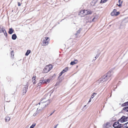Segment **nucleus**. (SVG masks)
Returning a JSON list of instances; mask_svg holds the SVG:
<instances>
[{
    "mask_svg": "<svg viewBox=\"0 0 128 128\" xmlns=\"http://www.w3.org/2000/svg\"><path fill=\"white\" fill-rule=\"evenodd\" d=\"M111 76V72H108L106 74L104 75L102 78H100L97 81V83H100L101 82H104L107 80Z\"/></svg>",
    "mask_w": 128,
    "mask_h": 128,
    "instance_id": "f257e3e1",
    "label": "nucleus"
},
{
    "mask_svg": "<svg viewBox=\"0 0 128 128\" xmlns=\"http://www.w3.org/2000/svg\"><path fill=\"white\" fill-rule=\"evenodd\" d=\"M49 39L48 37H44L43 38V40L42 41L41 44L42 46H46L49 43Z\"/></svg>",
    "mask_w": 128,
    "mask_h": 128,
    "instance_id": "f03ea898",
    "label": "nucleus"
},
{
    "mask_svg": "<svg viewBox=\"0 0 128 128\" xmlns=\"http://www.w3.org/2000/svg\"><path fill=\"white\" fill-rule=\"evenodd\" d=\"M52 68V66L51 65L46 66L44 70V73H47L50 71Z\"/></svg>",
    "mask_w": 128,
    "mask_h": 128,
    "instance_id": "7ed1b4c3",
    "label": "nucleus"
},
{
    "mask_svg": "<svg viewBox=\"0 0 128 128\" xmlns=\"http://www.w3.org/2000/svg\"><path fill=\"white\" fill-rule=\"evenodd\" d=\"M36 105L38 106H39L38 108L39 110L38 111L42 110L46 107L45 104L40 102L37 104Z\"/></svg>",
    "mask_w": 128,
    "mask_h": 128,
    "instance_id": "20e7f679",
    "label": "nucleus"
},
{
    "mask_svg": "<svg viewBox=\"0 0 128 128\" xmlns=\"http://www.w3.org/2000/svg\"><path fill=\"white\" fill-rule=\"evenodd\" d=\"M38 108L37 110L34 109L32 110L31 112L33 116H35L38 114L39 113L38 112L39 111H38Z\"/></svg>",
    "mask_w": 128,
    "mask_h": 128,
    "instance_id": "39448f33",
    "label": "nucleus"
},
{
    "mask_svg": "<svg viewBox=\"0 0 128 128\" xmlns=\"http://www.w3.org/2000/svg\"><path fill=\"white\" fill-rule=\"evenodd\" d=\"M113 127L115 128H120L122 126L121 124H120L118 122H115L113 125Z\"/></svg>",
    "mask_w": 128,
    "mask_h": 128,
    "instance_id": "423d86ee",
    "label": "nucleus"
},
{
    "mask_svg": "<svg viewBox=\"0 0 128 128\" xmlns=\"http://www.w3.org/2000/svg\"><path fill=\"white\" fill-rule=\"evenodd\" d=\"M103 128H112L110 123L107 122L103 125Z\"/></svg>",
    "mask_w": 128,
    "mask_h": 128,
    "instance_id": "0eeeda50",
    "label": "nucleus"
},
{
    "mask_svg": "<svg viewBox=\"0 0 128 128\" xmlns=\"http://www.w3.org/2000/svg\"><path fill=\"white\" fill-rule=\"evenodd\" d=\"M44 80H40L39 81V82L37 84V86H40L41 85L44 84L45 83Z\"/></svg>",
    "mask_w": 128,
    "mask_h": 128,
    "instance_id": "6e6552de",
    "label": "nucleus"
},
{
    "mask_svg": "<svg viewBox=\"0 0 128 128\" xmlns=\"http://www.w3.org/2000/svg\"><path fill=\"white\" fill-rule=\"evenodd\" d=\"M85 15H86L88 14H91L92 13V12L89 10H85Z\"/></svg>",
    "mask_w": 128,
    "mask_h": 128,
    "instance_id": "1a4fd4ad",
    "label": "nucleus"
},
{
    "mask_svg": "<svg viewBox=\"0 0 128 128\" xmlns=\"http://www.w3.org/2000/svg\"><path fill=\"white\" fill-rule=\"evenodd\" d=\"M126 121V119L125 118V116H123L122 117L120 120V121L121 122H123Z\"/></svg>",
    "mask_w": 128,
    "mask_h": 128,
    "instance_id": "9d476101",
    "label": "nucleus"
},
{
    "mask_svg": "<svg viewBox=\"0 0 128 128\" xmlns=\"http://www.w3.org/2000/svg\"><path fill=\"white\" fill-rule=\"evenodd\" d=\"M116 9H114L112 12L111 13V15L112 16H114L116 15Z\"/></svg>",
    "mask_w": 128,
    "mask_h": 128,
    "instance_id": "9b49d317",
    "label": "nucleus"
},
{
    "mask_svg": "<svg viewBox=\"0 0 128 128\" xmlns=\"http://www.w3.org/2000/svg\"><path fill=\"white\" fill-rule=\"evenodd\" d=\"M78 62V60H75L74 61L70 63V64L71 65H73L77 64Z\"/></svg>",
    "mask_w": 128,
    "mask_h": 128,
    "instance_id": "f8f14e48",
    "label": "nucleus"
},
{
    "mask_svg": "<svg viewBox=\"0 0 128 128\" xmlns=\"http://www.w3.org/2000/svg\"><path fill=\"white\" fill-rule=\"evenodd\" d=\"M28 89L27 87H24L23 89V94H24L26 93Z\"/></svg>",
    "mask_w": 128,
    "mask_h": 128,
    "instance_id": "ddd939ff",
    "label": "nucleus"
},
{
    "mask_svg": "<svg viewBox=\"0 0 128 128\" xmlns=\"http://www.w3.org/2000/svg\"><path fill=\"white\" fill-rule=\"evenodd\" d=\"M85 10H82L80 12L79 14L81 15H82L83 16H84L85 15Z\"/></svg>",
    "mask_w": 128,
    "mask_h": 128,
    "instance_id": "4468645a",
    "label": "nucleus"
},
{
    "mask_svg": "<svg viewBox=\"0 0 128 128\" xmlns=\"http://www.w3.org/2000/svg\"><path fill=\"white\" fill-rule=\"evenodd\" d=\"M5 30L4 29L3 27L2 26H0V33H2L5 31Z\"/></svg>",
    "mask_w": 128,
    "mask_h": 128,
    "instance_id": "2eb2a0df",
    "label": "nucleus"
},
{
    "mask_svg": "<svg viewBox=\"0 0 128 128\" xmlns=\"http://www.w3.org/2000/svg\"><path fill=\"white\" fill-rule=\"evenodd\" d=\"M14 30L12 28H10L9 29L8 33L10 34H12L14 32Z\"/></svg>",
    "mask_w": 128,
    "mask_h": 128,
    "instance_id": "dca6fc26",
    "label": "nucleus"
},
{
    "mask_svg": "<svg viewBox=\"0 0 128 128\" xmlns=\"http://www.w3.org/2000/svg\"><path fill=\"white\" fill-rule=\"evenodd\" d=\"M50 102V100H48L47 101H46L44 103V104L45 105V107H46L49 104Z\"/></svg>",
    "mask_w": 128,
    "mask_h": 128,
    "instance_id": "f3484780",
    "label": "nucleus"
},
{
    "mask_svg": "<svg viewBox=\"0 0 128 128\" xmlns=\"http://www.w3.org/2000/svg\"><path fill=\"white\" fill-rule=\"evenodd\" d=\"M48 100V99H46V98H44L41 100L40 102L44 104V103L46 102V101H47Z\"/></svg>",
    "mask_w": 128,
    "mask_h": 128,
    "instance_id": "a211bd4d",
    "label": "nucleus"
},
{
    "mask_svg": "<svg viewBox=\"0 0 128 128\" xmlns=\"http://www.w3.org/2000/svg\"><path fill=\"white\" fill-rule=\"evenodd\" d=\"M10 119V118L8 116H6L5 118V121L6 122H9Z\"/></svg>",
    "mask_w": 128,
    "mask_h": 128,
    "instance_id": "6ab92c4d",
    "label": "nucleus"
},
{
    "mask_svg": "<svg viewBox=\"0 0 128 128\" xmlns=\"http://www.w3.org/2000/svg\"><path fill=\"white\" fill-rule=\"evenodd\" d=\"M17 38V36L16 34H13L12 36V38L13 40H15Z\"/></svg>",
    "mask_w": 128,
    "mask_h": 128,
    "instance_id": "aec40b11",
    "label": "nucleus"
},
{
    "mask_svg": "<svg viewBox=\"0 0 128 128\" xmlns=\"http://www.w3.org/2000/svg\"><path fill=\"white\" fill-rule=\"evenodd\" d=\"M44 80V83H49L50 81V79H48L47 80Z\"/></svg>",
    "mask_w": 128,
    "mask_h": 128,
    "instance_id": "412c9836",
    "label": "nucleus"
},
{
    "mask_svg": "<svg viewBox=\"0 0 128 128\" xmlns=\"http://www.w3.org/2000/svg\"><path fill=\"white\" fill-rule=\"evenodd\" d=\"M31 52V50H28L25 54V55L28 56Z\"/></svg>",
    "mask_w": 128,
    "mask_h": 128,
    "instance_id": "4be33fe9",
    "label": "nucleus"
},
{
    "mask_svg": "<svg viewBox=\"0 0 128 128\" xmlns=\"http://www.w3.org/2000/svg\"><path fill=\"white\" fill-rule=\"evenodd\" d=\"M124 128H128V122L124 124Z\"/></svg>",
    "mask_w": 128,
    "mask_h": 128,
    "instance_id": "5701e85b",
    "label": "nucleus"
},
{
    "mask_svg": "<svg viewBox=\"0 0 128 128\" xmlns=\"http://www.w3.org/2000/svg\"><path fill=\"white\" fill-rule=\"evenodd\" d=\"M123 110L125 111L128 112V106L124 107L123 108Z\"/></svg>",
    "mask_w": 128,
    "mask_h": 128,
    "instance_id": "b1692460",
    "label": "nucleus"
},
{
    "mask_svg": "<svg viewBox=\"0 0 128 128\" xmlns=\"http://www.w3.org/2000/svg\"><path fill=\"white\" fill-rule=\"evenodd\" d=\"M96 94V93H94L91 96V98H93L95 96Z\"/></svg>",
    "mask_w": 128,
    "mask_h": 128,
    "instance_id": "393cba45",
    "label": "nucleus"
},
{
    "mask_svg": "<svg viewBox=\"0 0 128 128\" xmlns=\"http://www.w3.org/2000/svg\"><path fill=\"white\" fill-rule=\"evenodd\" d=\"M122 1H121V0H118V2L119 4L118 5V6H121V4H122Z\"/></svg>",
    "mask_w": 128,
    "mask_h": 128,
    "instance_id": "a878e982",
    "label": "nucleus"
},
{
    "mask_svg": "<svg viewBox=\"0 0 128 128\" xmlns=\"http://www.w3.org/2000/svg\"><path fill=\"white\" fill-rule=\"evenodd\" d=\"M36 125L35 123H33L32 125L30 127V128H34Z\"/></svg>",
    "mask_w": 128,
    "mask_h": 128,
    "instance_id": "bb28decb",
    "label": "nucleus"
},
{
    "mask_svg": "<svg viewBox=\"0 0 128 128\" xmlns=\"http://www.w3.org/2000/svg\"><path fill=\"white\" fill-rule=\"evenodd\" d=\"M127 105V102H126L122 104V106H126Z\"/></svg>",
    "mask_w": 128,
    "mask_h": 128,
    "instance_id": "cd10ccee",
    "label": "nucleus"
},
{
    "mask_svg": "<svg viewBox=\"0 0 128 128\" xmlns=\"http://www.w3.org/2000/svg\"><path fill=\"white\" fill-rule=\"evenodd\" d=\"M3 32L4 33V36H7V33H6V30H5V31L4 32Z\"/></svg>",
    "mask_w": 128,
    "mask_h": 128,
    "instance_id": "c85d7f7f",
    "label": "nucleus"
},
{
    "mask_svg": "<svg viewBox=\"0 0 128 128\" xmlns=\"http://www.w3.org/2000/svg\"><path fill=\"white\" fill-rule=\"evenodd\" d=\"M108 0H101V3H104L105 2L107 1Z\"/></svg>",
    "mask_w": 128,
    "mask_h": 128,
    "instance_id": "c756f323",
    "label": "nucleus"
},
{
    "mask_svg": "<svg viewBox=\"0 0 128 128\" xmlns=\"http://www.w3.org/2000/svg\"><path fill=\"white\" fill-rule=\"evenodd\" d=\"M80 32V29H79V30H78L77 32V33H76V35H77V34H79Z\"/></svg>",
    "mask_w": 128,
    "mask_h": 128,
    "instance_id": "7c9ffc66",
    "label": "nucleus"
},
{
    "mask_svg": "<svg viewBox=\"0 0 128 128\" xmlns=\"http://www.w3.org/2000/svg\"><path fill=\"white\" fill-rule=\"evenodd\" d=\"M120 14V13L119 12H116V15L115 16H117L119 14Z\"/></svg>",
    "mask_w": 128,
    "mask_h": 128,
    "instance_id": "2f4dec72",
    "label": "nucleus"
},
{
    "mask_svg": "<svg viewBox=\"0 0 128 128\" xmlns=\"http://www.w3.org/2000/svg\"><path fill=\"white\" fill-rule=\"evenodd\" d=\"M36 76H34L32 77V79L33 80H35Z\"/></svg>",
    "mask_w": 128,
    "mask_h": 128,
    "instance_id": "473e14b6",
    "label": "nucleus"
},
{
    "mask_svg": "<svg viewBox=\"0 0 128 128\" xmlns=\"http://www.w3.org/2000/svg\"><path fill=\"white\" fill-rule=\"evenodd\" d=\"M64 70V71H65V72H67L68 70V68L66 67L65 68Z\"/></svg>",
    "mask_w": 128,
    "mask_h": 128,
    "instance_id": "72a5a7b5",
    "label": "nucleus"
},
{
    "mask_svg": "<svg viewBox=\"0 0 128 128\" xmlns=\"http://www.w3.org/2000/svg\"><path fill=\"white\" fill-rule=\"evenodd\" d=\"M11 54L13 56H14V51L13 50L11 52Z\"/></svg>",
    "mask_w": 128,
    "mask_h": 128,
    "instance_id": "f704fd0d",
    "label": "nucleus"
},
{
    "mask_svg": "<svg viewBox=\"0 0 128 128\" xmlns=\"http://www.w3.org/2000/svg\"><path fill=\"white\" fill-rule=\"evenodd\" d=\"M96 20L95 17H94L93 19H92V22H94L95 20Z\"/></svg>",
    "mask_w": 128,
    "mask_h": 128,
    "instance_id": "c9c22d12",
    "label": "nucleus"
},
{
    "mask_svg": "<svg viewBox=\"0 0 128 128\" xmlns=\"http://www.w3.org/2000/svg\"><path fill=\"white\" fill-rule=\"evenodd\" d=\"M32 82L33 83V84H36V82H35V80H32Z\"/></svg>",
    "mask_w": 128,
    "mask_h": 128,
    "instance_id": "e433bc0d",
    "label": "nucleus"
},
{
    "mask_svg": "<svg viewBox=\"0 0 128 128\" xmlns=\"http://www.w3.org/2000/svg\"><path fill=\"white\" fill-rule=\"evenodd\" d=\"M63 73L61 72L60 74V76H61Z\"/></svg>",
    "mask_w": 128,
    "mask_h": 128,
    "instance_id": "4c0bfd02",
    "label": "nucleus"
},
{
    "mask_svg": "<svg viewBox=\"0 0 128 128\" xmlns=\"http://www.w3.org/2000/svg\"><path fill=\"white\" fill-rule=\"evenodd\" d=\"M65 72V71H64V70H62V72L63 74L65 72Z\"/></svg>",
    "mask_w": 128,
    "mask_h": 128,
    "instance_id": "58836bf2",
    "label": "nucleus"
},
{
    "mask_svg": "<svg viewBox=\"0 0 128 128\" xmlns=\"http://www.w3.org/2000/svg\"><path fill=\"white\" fill-rule=\"evenodd\" d=\"M65 72V71H64V70H62V72L63 74L65 72Z\"/></svg>",
    "mask_w": 128,
    "mask_h": 128,
    "instance_id": "ea45409f",
    "label": "nucleus"
},
{
    "mask_svg": "<svg viewBox=\"0 0 128 128\" xmlns=\"http://www.w3.org/2000/svg\"><path fill=\"white\" fill-rule=\"evenodd\" d=\"M65 72V71H64V70H62V72L63 74L65 72Z\"/></svg>",
    "mask_w": 128,
    "mask_h": 128,
    "instance_id": "a19ab883",
    "label": "nucleus"
},
{
    "mask_svg": "<svg viewBox=\"0 0 128 128\" xmlns=\"http://www.w3.org/2000/svg\"><path fill=\"white\" fill-rule=\"evenodd\" d=\"M20 5H21V4L19 2H18V6H20Z\"/></svg>",
    "mask_w": 128,
    "mask_h": 128,
    "instance_id": "79ce46f5",
    "label": "nucleus"
},
{
    "mask_svg": "<svg viewBox=\"0 0 128 128\" xmlns=\"http://www.w3.org/2000/svg\"><path fill=\"white\" fill-rule=\"evenodd\" d=\"M91 99L92 98H90V99L89 101H88V102H90L91 101Z\"/></svg>",
    "mask_w": 128,
    "mask_h": 128,
    "instance_id": "37998d69",
    "label": "nucleus"
},
{
    "mask_svg": "<svg viewBox=\"0 0 128 128\" xmlns=\"http://www.w3.org/2000/svg\"><path fill=\"white\" fill-rule=\"evenodd\" d=\"M58 125V124H56V126H54V128H56L57 126Z\"/></svg>",
    "mask_w": 128,
    "mask_h": 128,
    "instance_id": "c03bdc74",
    "label": "nucleus"
},
{
    "mask_svg": "<svg viewBox=\"0 0 128 128\" xmlns=\"http://www.w3.org/2000/svg\"><path fill=\"white\" fill-rule=\"evenodd\" d=\"M98 57H97V56H96L95 57V58H96V59Z\"/></svg>",
    "mask_w": 128,
    "mask_h": 128,
    "instance_id": "a18cd8bd",
    "label": "nucleus"
},
{
    "mask_svg": "<svg viewBox=\"0 0 128 128\" xmlns=\"http://www.w3.org/2000/svg\"><path fill=\"white\" fill-rule=\"evenodd\" d=\"M53 114V113H52L50 115V116H51V115H52V114Z\"/></svg>",
    "mask_w": 128,
    "mask_h": 128,
    "instance_id": "49530a36",
    "label": "nucleus"
},
{
    "mask_svg": "<svg viewBox=\"0 0 128 128\" xmlns=\"http://www.w3.org/2000/svg\"><path fill=\"white\" fill-rule=\"evenodd\" d=\"M127 105L128 106V102H127Z\"/></svg>",
    "mask_w": 128,
    "mask_h": 128,
    "instance_id": "de8ad7c7",
    "label": "nucleus"
},
{
    "mask_svg": "<svg viewBox=\"0 0 128 128\" xmlns=\"http://www.w3.org/2000/svg\"><path fill=\"white\" fill-rule=\"evenodd\" d=\"M55 110H54V111L53 112H52V113H53H53H54L55 112Z\"/></svg>",
    "mask_w": 128,
    "mask_h": 128,
    "instance_id": "09e8293b",
    "label": "nucleus"
},
{
    "mask_svg": "<svg viewBox=\"0 0 128 128\" xmlns=\"http://www.w3.org/2000/svg\"><path fill=\"white\" fill-rule=\"evenodd\" d=\"M86 106V105H85V106H84V107H85Z\"/></svg>",
    "mask_w": 128,
    "mask_h": 128,
    "instance_id": "8fccbe9b",
    "label": "nucleus"
}]
</instances>
